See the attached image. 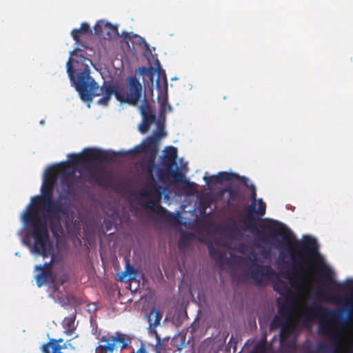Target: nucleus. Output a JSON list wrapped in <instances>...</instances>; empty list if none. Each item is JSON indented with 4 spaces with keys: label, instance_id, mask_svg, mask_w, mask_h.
I'll return each instance as SVG.
<instances>
[{
    "label": "nucleus",
    "instance_id": "obj_1",
    "mask_svg": "<svg viewBox=\"0 0 353 353\" xmlns=\"http://www.w3.org/2000/svg\"><path fill=\"white\" fill-rule=\"evenodd\" d=\"M203 179L209 185L222 183L224 181H236L249 189L252 203L247 209L248 225L243 230L249 229L255 239L261 243H268L270 240L275 241V247L277 248H281L283 243L276 236H282L283 242L288 246L291 260V267L283 273L284 277L289 280L294 289L304 288L308 277L307 272L311 268L312 259L319 255V245L316 240L310 236H305L301 241H293L290 236L285 234L284 225L276 220L261 221L260 228L263 230H268V232L258 230L252 214L254 213L261 217L264 216L266 205L262 199H256V188L254 184L249 183V179L246 176H240L236 173L220 172L216 175L204 176Z\"/></svg>",
    "mask_w": 353,
    "mask_h": 353
},
{
    "label": "nucleus",
    "instance_id": "obj_2",
    "mask_svg": "<svg viewBox=\"0 0 353 353\" xmlns=\"http://www.w3.org/2000/svg\"><path fill=\"white\" fill-rule=\"evenodd\" d=\"M37 212L28 213L25 217V223L31 226L30 232L26 234L23 241L30 250L31 252L41 255L43 258L51 256L49 262H46L43 265H37L35 270L39 272L35 276V280L38 287H41L46 282L57 279L52 275L51 266L54 262V254L53 245L50 239L48 224L43 220L36 219Z\"/></svg>",
    "mask_w": 353,
    "mask_h": 353
},
{
    "label": "nucleus",
    "instance_id": "obj_3",
    "mask_svg": "<svg viewBox=\"0 0 353 353\" xmlns=\"http://www.w3.org/2000/svg\"><path fill=\"white\" fill-rule=\"evenodd\" d=\"M56 174L54 170L48 169L41 187V196L34 198L35 202L32 208L23 214L25 221V217L28 213L37 212L36 219L43 220L47 223L46 220L41 219L39 214L40 208L42 207L46 213V218L48 221L50 230L54 236L58 235V232L62 230L61 215H67L70 206L69 203H61L59 201L53 200V190L57 181Z\"/></svg>",
    "mask_w": 353,
    "mask_h": 353
},
{
    "label": "nucleus",
    "instance_id": "obj_4",
    "mask_svg": "<svg viewBox=\"0 0 353 353\" xmlns=\"http://www.w3.org/2000/svg\"><path fill=\"white\" fill-rule=\"evenodd\" d=\"M115 153H109L97 148L85 149L80 154H71L68 155L69 161L62 163L58 165L49 168L54 170L59 175L62 176H74L75 170L73 165H80L87 170L92 181L99 185L102 184L103 173L99 171V163L112 161Z\"/></svg>",
    "mask_w": 353,
    "mask_h": 353
},
{
    "label": "nucleus",
    "instance_id": "obj_5",
    "mask_svg": "<svg viewBox=\"0 0 353 353\" xmlns=\"http://www.w3.org/2000/svg\"><path fill=\"white\" fill-rule=\"evenodd\" d=\"M99 344L96 348V353H113L128 348L132 342L131 337L121 332H115L114 334L108 332L99 339ZM66 348V343L63 339H50L49 341L42 345L43 353H64L62 350Z\"/></svg>",
    "mask_w": 353,
    "mask_h": 353
},
{
    "label": "nucleus",
    "instance_id": "obj_6",
    "mask_svg": "<svg viewBox=\"0 0 353 353\" xmlns=\"http://www.w3.org/2000/svg\"><path fill=\"white\" fill-rule=\"evenodd\" d=\"M79 61H77V63L82 62L81 68L76 66V69L72 65L74 60L70 57L67 61L66 68L68 77L71 81L75 85L76 90L78 91L81 99L84 102H91L94 96L100 95L99 85L90 75V70L85 61H91L89 59L84 57H80Z\"/></svg>",
    "mask_w": 353,
    "mask_h": 353
},
{
    "label": "nucleus",
    "instance_id": "obj_7",
    "mask_svg": "<svg viewBox=\"0 0 353 353\" xmlns=\"http://www.w3.org/2000/svg\"><path fill=\"white\" fill-rule=\"evenodd\" d=\"M100 90L103 96L99 99V104L108 105L114 94L121 103L137 105L141 97L142 86L136 77H129L126 79V87L105 82Z\"/></svg>",
    "mask_w": 353,
    "mask_h": 353
},
{
    "label": "nucleus",
    "instance_id": "obj_8",
    "mask_svg": "<svg viewBox=\"0 0 353 353\" xmlns=\"http://www.w3.org/2000/svg\"><path fill=\"white\" fill-rule=\"evenodd\" d=\"M302 315L304 325H309L314 320H319L320 321L319 326L321 324L339 326L341 325V319L343 317L340 311L323 307L316 303L305 307Z\"/></svg>",
    "mask_w": 353,
    "mask_h": 353
},
{
    "label": "nucleus",
    "instance_id": "obj_9",
    "mask_svg": "<svg viewBox=\"0 0 353 353\" xmlns=\"http://www.w3.org/2000/svg\"><path fill=\"white\" fill-rule=\"evenodd\" d=\"M319 333L327 337L334 347L333 353H353V345L343 347V334L339 326H331L329 324H321Z\"/></svg>",
    "mask_w": 353,
    "mask_h": 353
},
{
    "label": "nucleus",
    "instance_id": "obj_10",
    "mask_svg": "<svg viewBox=\"0 0 353 353\" xmlns=\"http://www.w3.org/2000/svg\"><path fill=\"white\" fill-rule=\"evenodd\" d=\"M157 137L152 136L147 138V139L141 145H137L134 149V152L135 154H141V153H148L150 156V159L149 162L148 167V172L150 174V176L151 180L152 181V184L151 185L152 189L156 190H160L161 187L157 184L156 180L152 174L154 164V159L158 152V145H157Z\"/></svg>",
    "mask_w": 353,
    "mask_h": 353
},
{
    "label": "nucleus",
    "instance_id": "obj_11",
    "mask_svg": "<svg viewBox=\"0 0 353 353\" xmlns=\"http://www.w3.org/2000/svg\"><path fill=\"white\" fill-rule=\"evenodd\" d=\"M158 181L163 184L177 183L183 181V174L176 164L161 163L154 166Z\"/></svg>",
    "mask_w": 353,
    "mask_h": 353
},
{
    "label": "nucleus",
    "instance_id": "obj_12",
    "mask_svg": "<svg viewBox=\"0 0 353 353\" xmlns=\"http://www.w3.org/2000/svg\"><path fill=\"white\" fill-rule=\"evenodd\" d=\"M276 276V272L270 265L252 263L250 266L249 276L256 286H266Z\"/></svg>",
    "mask_w": 353,
    "mask_h": 353
},
{
    "label": "nucleus",
    "instance_id": "obj_13",
    "mask_svg": "<svg viewBox=\"0 0 353 353\" xmlns=\"http://www.w3.org/2000/svg\"><path fill=\"white\" fill-rule=\"evenodd\" d=\"M94 34L100 38L110 39L118 32L116 26L104 21H99L94 27Z\"/></svg>",
    "mask_w": 353,
    "mask_h": 353
},
{
    "label": "nucleus",
    "instance_id": "obj_14",
    "mask_svg": "<svg viewBox=\"0 0 353 353\" xmlns=\"http://www.w3.org/2000/svg\"><path fill=\"white\" fill-rule=\"evenodd\" d=\"M163 80L164 90L161 89L159 79H157L156 82L157 88L159 90V94L158 95V101L161 105V112H170L172 110V107L168 103V82L165 74H163Z\"/></svg>",
    "mask_w": 353,
    "mask_h": 353
},
{
    "label": "nucleus",
    "instance_id": "obj_15",
    "mask_svg": "<svg viewBox=\"0 0 353 353\" xmlns=\"http://www.w3.org/2000/svg\"><path fill=\"white\" fill-rule=\"evenodd\" d=\"M143 206L144 208L151 210L157 214L164 216L166 219L170 222H175L177 219L176 216L173 213L168 212L165 208L162 207L159 203H157L153 200H148Z\"/></svg>",
    "mask_w": 353,
    "mask_h": 353
},
{
    "label": "nucleus",
    "instance_id": "obj_16",
    "mask_svg": "<svg viewBox=\"0 0 353 353\" xmlns=\"http://www.w3.org/2000/svg\"><path fill=\"white\" fill-rule=\"evenodd\" d=\"M162 314L159 310L152 307L150 313L147 315L149 326L148 327L150 334H157L156 328L160 325V322L162 319Z\"/></svg>",
    "mask_w": 353,
    "mask_h": 353
},
{
    "label": "nucleus",
    "instance_id": "obj_17",
    "mask_svg": "<svg viewBox=\"0 0 353 353\" xmlns=\"http://www.w3.org/2000/svg\"><path fill=\"white\" fill-rule=\"evenodd\" d=\"M293 297L288 299H285V301L279 305V314L281 317L285 320L290 321L292 318L293 312Z\"/></svg>",
    "mask_w": 353,
    "mask_h": 353
},
{
    "label": "nucleus",
    "instance_id": "obj_18",
    "mask_svg": "<svg viewBox=\"0 0 353 353\" xmlns=\"http://www.w3.org/2000/svg\"><path fill=\"white\" fill-rule=\"evenodd\" d=\"M272 288L276 292L287 299L293 297L290 288L286 282L282 279H278L272 283Z\"/></svg>",
    "mask_w": 353,
    "mask_h": 353
},
{
    "label": "nucleus",
    "instance_id": "obj_19",
    "mask_svg": "<svg viewBox=\"0 0 353 353\" xmlns=\"http://www.w3.org/2000/svg\"><path fill=\"white\" fill-rule=\"evenodd\" d=\"M319 271L322 279L327 281L328 285L336 287L341 286V284L334 279L332 270L329 266L323 264L319 267Z\"/></svg>",
    "mask_w": 353,
    "mask_h": 353
},
{
    "label": "nucleus",
    "instance_id": "obj_20",
    "mask_svg": "<svg viewBox=\"0 0 353 353\" xmlns=\"http://www.w3.org/2000/svg\"><path fill=\"white\" fill-rule=\"evenodd\" d=\"M76 313L65 317L62 321V326L64 329L63 332L66 335L71 336L76 330L75 325Z\"/></svg>",
    "mask_w": 353,
    "mask_h": 353
},
{
    "label": "nucleus",
    "instance_id": "obj_21",
    "mask_svg": "<svg viewBox=\"0 0 353 353\" xmlns=\"http://www.w3.org/2000/svg\"><path fill=\"white\" fill-rule=\"evenodd\" d=\"M224 192H228L229 201L232 202H239L245 197L243 192L239 185L228 187L224 190Z\"/></svg>",
    "mask_w": 353,
    "mask_h": 353
},
{
    "label": "nucleus",
    "instance_id": "obj_22",
    "mask_svg": "<svg viewBox=\"0 0 353 353\" xmlns=\"http://www.w3.org/2000/svg\"><path fill=\"white\" fill-rule=\"evenodd\" d=\"M163 156L162 157L161 163H169L176 164L177 159V149L174 146H169L163 150Z\"/></svg>",
    "mask_w": 353,
    "mask_h": 353
},
{
    "label": "nucleus",
    "instance_id": "obj_23",
    "mask_svg": "<svg viewBox=\"0 0 353 353\" xmlns=\"http://www.w3.org/2000/svg\"><path fill=\"white\" fill-rule=\"evenodd\" d=\"M139 108L143 119L149 121L152 123L156 121V116L148 103L142 104Z\"/></svg>",
    "mask_w": 353,
    "mask_h": 353
},
{
    "label": "nucleus",
    "instance_id": "obj_24",
    "mask_svg": "<svg viewBox=\"0 0 353 353\" xmlns=\"http://www.w3.org/2000/svg\"><path fill=\"white\" fill-rule=\"evenodd\" d=\"M74 176L61 177V184L67 194H71L74 192Z\"/></svg>",
    "mask_w": 353,
    "mask_h": 353
},
{
    "label": "nucleus",
    "instance_id": "obj_25",
    "mask_svg": "<svg viewBox=\"0 0 353 353\" xmlns=\"http://www.w3.org/2000/svg\"><path fill=\"white\" fill-rule=\"evenodd\" d=\"M50 288L52 289L50 296L59 301H63V292L59 290V286L57 285V279L52 280V284L50 285Z\"/></svg>",
    "mask_w": 353,
    "mask_h": 353
},
{
    "label": "nucleus",
    "instance_id": "obj_26",
    "mask_svg": "<svg viewBox=\"0 0 353 353\" xmlns=\"http://www.w3.org/2000/svg\"><path fill=\"white\" fill-rule=\"evenodd\" d=\"M208 251L210 257L216 260L217 262H221L223 259V254L218 248L214 247L212 243L208 245Z\"/></svg>",
    "mask_w": 353,
    "mask_h": 353
},
{
    "label": "nucleus",
    "instance_id": "obj_27",
    "mask_svg": "<svg viewBox=\"0 0 353 353\" xmlns=\"http://www.w3.org/2000/svg\"><path fill=\"white\" fill-rule=\"evenodd\" d=\"M136 274V270L128 262L125 265V270L122 272V275L119 277V281H123L127 276H130L129 280H132V275Z\"/></svg>",
    "mask_w": 353,
    "mask_h": 353
},
{
    "label": "nucleus",
    "instance_id": "obj_28",
    "mask_svg": "<svg viewBox=\"0 0 353 353\" xmlns=\"http://www.w3.org/2000/svg\"><path fill=\"white\" fill-rule=\"evenodd\" d=\"M140 74L145 75L153 83V80L157 70L152 67H142L139 69Z\"/></svg>",
    "mask_w": 353,
    "mask_h": 353
},
{
    "label": "nucleus",
    "instance_id": "obj_29",
    "mask_svg": "<svg viewBox=\"0 0 353 353\" xmlns=\"http://www.w3.org/2000/svg\"><path fill=\"white\" fill-rule=\"evenodd\" d=\"M291 327L288 323H285L281 328L280 331V340L281 342L286 340L291 334Z\"/></svg>",
    "mask_w": 353,
    "mask_h": 353
},
{
    "label": "nucleus",
    "instance_id": "obj_30",
    "mask_svg": "<svg viewBox=\"0 0 353 353\" xmlns=\"http://www.w3.org/2000/svg\"><path fill=\"white\" fill-rule=\"evenodd\" d=\"M283 325L281 319L278 316H275L271 321L270 329V330H274L280 327H281Z\"/></svg>",
    "mask_w": 353,
    "mask_h": 353
},
{
    "label": "nucleus",
    "instance_id": "obj_31",
    "mask_svg": "<svg viewBox=\"0 0 353 353\" xmlns=\"http://www.w3.org/2000/svg\"><path fill=\"white\" fill-rule=\"evenodd\" d=\"M151 335H154L156 338L157 343L154 347V351L156 353H161V352L163 350L162 347V341L160 335L157 332V334H150Z\"/></svg>",
    "mask_w": 353,
    "mask_h": 353
},
{
    "label": "nucleus",
    "instance_id": "obj_32",
    "mask_svg": "<svg viewBox=\"0 0 353 353\" xmlns=\"http://www.w3.org/2000/svg\"><path fill=\"white\" fill-rule=\"evenodd\" d=\"M152 124V122H150L149 121H146L142 119V121L139 125V130L140 132L142 134L146 133L149 130L150 127Z\"/></svg>",
    "mask_w": 353,
    "mask_h": 353
},
{
    "label": "nucleus",
    "instance_id": "obj_33",
    "mask_svg": "<svg viewBox=\"0 0 353 353\" xmlns=\"http://www.w3.org/2000/svg\"><path fill=\"white\" fill-rule=\"evenodd\" d=\"M265 343L260 342L254 346L253 350L250 353H265Z\"/></svg>",
    "mask_w": 353,
    "mask_h": 353
},
{
    "label": "nucleus",
    "instance_id": "obj_34",
    "mask_svg": "<svg viewBox=\"0 0 353 353\" xmlns=\"http://www.w3.org/2000/svg\"><path fill=\"white\" fill-rule=\"evenodd\" d=\"M329 347L327 345L323 343H319L316 345V350L323 353H327L329 352Z\"/></svg>",
    "mask_w": 353,
    "mask_h": 353
},
{
    "label": "nucleus",
    "instance_id": "obj_35",
    "mask_svg": "<svg viewBox=\"0 0 353 353\" xmlns=\"http://www.w3.org/2000/svg\"><path fill=\"white\" fill-rule=\"evenodd\" d=\"M130 353H149V352L147 350L145 343L141 341L139 349L137 350H132Z\"/></svg>",
    "mask_w": 353,
    "mask_h": 353
},
{
    "label": "nucleus",
    "instance_id": "obj_36",
    "mask_svg": "<svg viewBox=\"0 0 353 353\" xmlns=\"http://www.w3.org/2000/svg\"><path fill=\"white\" fill-rule=\"evenodd\" d=\"M82 33L78 29H74L71 32V35L76 43L80 42V36Z\"/></svg>",
    "mask_w": 353,
    "mask_h": 353
},
{
    "label": "nucleus",
    "instance_id": "obj_37",
    "mask_svg": "<svg viewBox=\"0 0 353 353\" xmlns=\"http://www.w3.org/2000/svg\"><path fill=\"white\" fill-rule=\"evenodd\" d=\"M181 182H183L184 184V187L187 189L192 190V188H194L196 186V184L194 182H191L187 179H185L184 177L183 178V181Z\"/></svg>",
    "mask_w": 353,
    "mask_h": 353
},
{
    "label": "nucleus",
    "instance_id": "obj_38",
    "mask_svg": "<svg viewBox=\"0 0 353 353\" xmlns=\"http://www.w3.org/2000/svg\"><path fill=\"white\" fill-rule=\"evenodd\" d=\"M187 244V234L185 232H183L181 235V237L179 241V247H182L183 245H185Z\"/></svg>",
    "mask_w": 353,
    "mask_h": 353
},
{
    "label": "nucleus",
    "instance_id": "obj_39",
    "mask_svg": "<svg viewBox=\"0 0 353 353\" xmlns=\"http://www.w3.org/2000/svg\"><path fill=\"white\" fill-rule=\"evenodd\" d=\"M81 33L83 34V33H86V32H88L90 31V26L88 23H83L81 25V27L79 29H78Z\"/></svg>",
    "mask_w": 353,
    "mask_h": 353
},
{
    "label": "nucleus",
    "instance_id": "obj_40",
    "mask_svg": "<svg viewBox=\"0 0 353 353\" xmlns=\"http://www.w3.org/2000/svg\"><path fill=\"white\" fill-rule=\"evenodd\" d=\"M68 280V276L66 274L63 275L61 278H59L58 280L57 279V285L59 286L61 285H63Z\"/></svg>",
    "mask_w": 353,
    "mask_h": 353
},
{
    "label": "nucleus",
    "instance_id": "obj_41",
    "mask_svg": "<svg viewBox=\"0 0 353 353\" xmlns=\"http://www.w3.org/2000/svg\"><path fill=\"white\" fill-rule=\"evenodd\" d=\"M316 296L320 299H325L327 296V293L325 292V290L319 289L316 292Z\"/></svg>",
    "mask_w": 353,
    "mask_h": 353
},
{
    "label": "nucleus",
    "instance_id": "obj_42",
    "mask_svg": "<svg viewBox=\"0 0 353 353\" xmlns=\"http://www.w3.org/2000/svg\"><path fill=\"white\" fill-rule=\"evenodd\" d=\"M232 230L234 234H240L239 230L236 228V226L235 225H234L232 226Z\"/></svg>",
    "mask_w": 353,
    "mask_h": 353
},
{
    "label": "nucleus",
    "instance_id": "obj_43",
    "mask_svg": "<svg viewBox=\"0 0 353 353\" xmlns=\"http://www.w3.org/2000/svg\"><path fill=\"white\" fill-rule=\"evenodd\" d=\"M152 194V191H145L141 194V195L143 196H150Z\"/></svg>",
    "mask_w": 353,
    "mask_h": 353
},
{
    "label": "nucleus",
    "instance_id": "obj_44",
    "mask_svg": "<svg viewBox=\"0 0 353 353\" xmlns=\"http://www.w3.org/2000/svg\"><path fill=\"white\" fill-rule=\"evenodd\" d=\"M249 259L252 261H258V259L255 254H252L251 256H250Z\"/></svg>",
    "mask_w": 353,
    "mask_h": 353
},
{
    "label": "nucleus",
    "instance_id": "obj_45",
    "mask_svg": "<svg viewBox=\"0 0 353 353\" xmlns=\"http://www.w3.org/2000/svg\"><path fill=\"white\" fill-rule=\"evenodd\" d=\"M156 64H157L158 70H159V73H160L161 68H160V63H159V60H157Z\"/></svg>",
    "mask_w": 353,
    "mask_h": 353
},
{
    "label": "nucleus",
    "instance_id": "obj_46",
    "mask_svg": "<svg viewBox=\"0 0 353 353\" xmlns=\"http://www.w3.org/2000/svg\"><path fill=\"white\" fill-rule=\"evenodd\" d=\"M125 39H126L128 40H131L132 36H131L130 33H128L127 35L125 37Z\"/></svg>",
    "mask_w": 353,
    "mask_h": 353
},
{
    "label": "nucleus",
    "instance_id": "obj_47",
    "mask_svg": "<svg viewBox=\"0 0 353 353\" xmlns=\"http://www.w3.org/2000/svg\"><path fill=\"white\" fill-rule=\"evenodd\" d=\"M67 196L65 195H60L59 196V200H63V199H67Z\"/></svg>",
    "mask_w": 353,
    "mask_h": 353
},
{
    "label": "nucleus",
    "instance_id": "obj_48",
    "mask_svg": "<svg viewBox=\"0 0 353 353\" xmlns=\"http://www.w3.org/2000/svg\"><path fill=\"white\" fill-rule=\"evenodd\" d=\"M133 36H134V37L139 38V39H141V40L143 39L141 37H139V36H138V35H137V34H134V35H133Z\"/></svg>",
    "mask_w": 353,
    "mask_h": 353
},
{
    "label": "nucleus",
    "instance_id": "obj_49",
    "mask_svg": "<svg viewBox=\"0 0 353 353\" xmlns=\"http://www.w3.org/2000/svg\"><path fill=\"white\" fill-rule=\"evenodd\" d=\"M263 254L265 256H266V252H265V251H263Z\"/></svg>",
    "mask_w": 353,
    "mask_h": 353
}]
</instances>
